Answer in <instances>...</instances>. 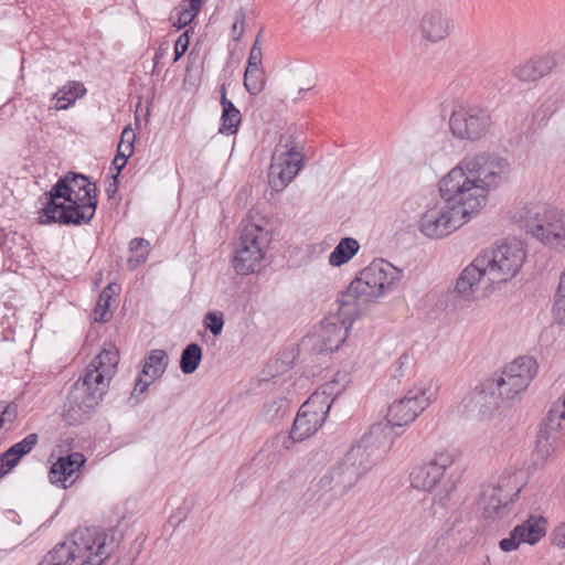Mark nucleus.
<instances>
[{"instance_id": "f257e3e1", "label": "nucleus", "mask_w": 565, "mask_h": 565, "mask_svg": "<svg viewBox=\"0 0 565 565\" xmlns=\"http://www.w3.org/2000/svg\"><path fill=\"white\" fill-rule=\"evenodd\" d=\"M536 372L537 363L533 358L515 359L504 366L499 376L486 380L467 394L459 405L460 412L481 420L493 418L512 406Z\"/></svg>"}, {"instance_id": "f03ea898", "label": "nucleus", "mask_w": 565, "mask_h": 565, "mask_svg": "<svg viewBox=\"0 0 565 565\" xmlns=\"http://www.w3.org/2000/svg\"><path fill=\"white\" fill-rule=\"evenodd\" d=\"M511 173L509 161L495 153L480 152L465 157L443 179L447 193L465 199L478 213L486 206L487 193L507 183Z\"/></svg>"}, {"instance_id": "7ed1b4c3", "label": "nucleus", "mask_w": 565, "mask_h": 565, "mask_svg": "<svg viewBox=\"0 0 565 565\" xmlns=\"http://www.w3.org/2000/svg\"><path fill=\"white\" fill-rule=\"evenodd\" d=\"M388 435V427L373 425L343 458L319 479V488L331 492L334 498L348 494L390 450L392 441Z\"/></svg>"}, {"instance_id": "20e7f679", "label": "nucleus", "mask_w": 565, "mask_h": 565, "mask_svg": "<svg viewBox=\"0 0 565 565\" xmlns=\"http://www.w3.org/2000/svg\"><path fill=\"white\" fill-rule=\"evenodd\" d=\"M119 353L111 343L86 366L84 374L73 384L63 407V419L67 425H77L89 418L108 391L116 373Z\"/></svg>"}, {"instance_id": "39448f33", "label": "nucleus", "mask_w": 565, "mask_h": 565, "mask_svg": "<svg viewBox=\"0 0 565 565\" xmlns=\"http://www.w3.org/2000/svg\"><path fill=\"white\" fill-rule=\"evenodd\" d=\"M44 223L88 224L97 209V188L82 173L68 172L44 194Z\"/></svg>"}, {"instance_id": "423d86ee", "label": "nucleus", "mask_w": 565, "mask_h": 565, "mask_svg": "<svg viewBox=\"0 0 565 565\" xmlns=\"http://www.w3.org/2000/svg\"><path fill=\"white\" fill-rule=\"evenodd\" d=\"M114 537L98 527L73 532L70 542L58 543L38 565H100L114 551Z\"/></svg>"}, {"instance_id": "0eeeda50", "label": "nucleus", "mask_w": 565, "mask_h": 565, "mask_svg": "<svg viewBox=\"0 0 565 565\" xmlns=\"http://www.w3.org/2000/svg\"><path fill=\"white\" fill-rule=\"evenodd\" d=\"M401 276V270L391 263L384 259L374 260L340 294L341 301L349 315L359 312L362 302L392 291Z\"/></svg>"}, {"instance_id": "6e6552de", "label": "nucleus", "mask_w": 565, "mask_h": 565, "mask_svg": "<svg viewBox=\"0 0 565 565\" xmlns=\"http://www.w3.org/2000/svg\"><path fill=\"white\" fill-rule=\"evenodd\" d=\"M338 381L328 382L322 386L321 392L312 394L299 408L294 420L290 434H278L271 441L274 447L280 446L285 450H289L295 443H300L312 436L324 423L327 414L330 411L334 397L339 394L337 390Z\"/></svg>"}, {"instance_id": "1a4fd4ad", "label": "nucleus", "mask_w": 565, "mask_h": 565, "mask_svg": "<svg viewBox=\"0 0 565 565\" xmlns=\"http://www.w3.org/2000/svg\"><path fill=\"white\" fill-rule=\"evenodd\" d=\"M439 191L443 201L429 205L418 222L420 233L431 239L448 236L478 213L467 205L465 199L459 200L447 193L444 179L440 180Z\"/></svg>"}, {"instance_id": "9d476101", "label": "nucleus", "mask_w": 565, "mask_h": 565, "mask_svg": "<svg viewBox=\"0 0 565 565\" xmlns=\"http://www.w3.org/2000/svg\"><path fill=\"white\" fill-rule=\"evenodd\" d=\"M512 217L544 246L565 252V212L539 204H525Z\"/></svg>"}, {"instance_id": "9b49d317", "label": "nucleus", "mask_w": 565, "mask_h": 565, "mask_svg": "<svg viewBox=\"0 0 565 565\" xmlns=\"http://www.w3.org/2000/svg\"><path fill=\"white\" fill-rule=\"evenodd\" d=\"M455 456L449 451L436 452L429 461L413 469L409 479L413 488L433 494V503L445 508L455 491V481L447 476Z\"/></svg>"}, {"instance_id": "f8f14e48", "label": "nucleus", "mask_w": 565, "mask_h": 565, "mask_svg": "<svg viewBox=\"0 0 565 565\" xmlns=\"http://www.w3.org/2000/svg\"><path fill=\"white\" fill-rule=\"evenodd\" d=\"M438 387L434 380H422L414 384L403 397L394 401L386 414V424H379L390 428L388 438L393 443V428L404 427L413 423L437 396Z\"/></svg>"}, {"instance_id": "ddd939ff", "label": "nucleus", "mask_w": 565, "mask_h": 565, "mask_svg": "<svg viewBox=\"0 0 565 565\" xmlns=\"http://www.w3.org/2000/svg\"><path fill=\"white\" fill-rule=\"evenodd\" d=\"M478 257L487 269L490 281L501 285L519 273L525 260V250L520 242L512 241L498 245L491 250H484Z\"/></svg>"}, {"instance_id": "4468645a", "label": "nucleus", "mask_w": 565, "mask_h": 565, "mask_svg": "<svg viewBox=\"0 0 565 565\" xmlns=\"http://www.w3.org/2000/svg\"><path fill=\"white\" fill-rule=\"evenodd\" d=\"M268 233L260 225L253 222L242 223V233L233 267L238 275H248L256 270L265 256L268 245Z\"/></svg>"}, {"instance_id": "2eb2a0df", "label": "nucleus", "mask_w": 565, "mask_h": 565, "mask_svg": "<svg viewBox=\"0 0 565 565\" xmlns=\"http://www.w3.org/2000/svg\"><path fill=\"white\" fill-rule=\"evenodd\" d=\"M492 126L488 109L475 105H457L449 118V129L459 140L478 141L486 137Z\"/></svg>"}, {"instance_id": "dca6fc26", "label": "nucleus", "mask_w": 565, "mask_h": 565, "mask_svg": "<svg viewBox=\"0 0 565 565\" xmlns=\"http://www.w3.org/2000/svg\"><path fill=\"white\" fill-rule=\"evenodd\" d=\"M302 154L291 136H281L271 158L268 182L276 192L282 191L302 167Z\"/></svg>"}, {"instance_id": "f3484780", "label": "nucleus", "mask_w": 565, "mask_h": 565, "mask_svg": "<svg viewBox=\"0 0 565 565\" xmlns=\"http://www.w3.org/2000/svg\"><path fill=\"white\" fill-rule=\"evenodd\" d=\"M338 312L334 316L326 318L317 332V345L321 352L337 351L345 341L359 312L349 315L341 297H338Z\"/></svg>"}, {"instance_id": "a211bd4d", "label": "nucleus", "mask_w": 565, "mask_h": 565, "mask_svg": "<svg viewBox=\"0 0 565 565\" xmlns=\"http://www.w3.org/2000/svg\"><path fill=\"white\" fill-rule=\"evenodd\" d=\"M495 288L477 256L459 275L455 290L465 300L488 297Z\"/></svg>"}, {"instance_id": "6ab92c4d", "label": "nucleus", "mask_w": 565, "mask_h": 565, "mask_svg": "<svg viewBox=\"0 0 565 565\" xmlns=\"http://www.w3.org/2000/svg\"><path fill=\"white\" fill-rule=\"evenodd\" d=\"M557 57L555 52L534 55L515 65L512 75L523 83L536 82L552 73L558 64Z\"/></svg>"}, {"instance_id": "aec40b11", "label": "nucleus", "mask_w": 565, "mask_h": 565, "mask_svg": "<svg viewBox=\"0 0 565 565\" xmlns=\"http://www.w3.org/2000/svg\"><path fill=\"white\" fill-rule=\"evenodd\" d=\"M454 31V23L440 10L431 9L426 11L419 21V32L424 40L430 43H438L447 39Z\"/></svg>"}, {"instance_id": "412c9836", "label": "nucleus", "mask_w": 565, "mask_h": 565, "mask_svg": "<svg viewBox=\"0 0 565 565\" xmlns=\"http://www.w3.org/2000/svg\"><path fill=\"white\" fill-rule=\"evenodd\" d=\"M86 459L81 452H72L68 456L60 457L51 467L49 479L51 483L64 489L71 487L74 481V475L85 463Z\"/></svg>"}, {"instance_id": "4be33fe9", "label": "nucleus", "mask_w": 565, "mask_h": 565, "mask_svg": "<svg viewBox=\"0 0 565 565\" xmlns=\"http://www.w3.org/2000/svg\"><path fill=\"white\" fill-rule=\"evenodd\" d=\"M221 105L222 115L218 132L228 136L235 135L238 131L242 115L241 111L235 107V105L226 98L225 85H222L221 87Z\"/></svg>"}, {"instance_id": "5701e85b", "label": "nucleus", "mask_w": 565, "mask_h": 565, "mask_svg": "<svg viewBox=\"0 0 565 565\" xmlns=\"http://www.w3.org/2000/svg\"><path fill=\"white\" fill-rule=\"evenodd\" d=\"M512 501L508 495L503 494L501 486H487L482 490L481 505L486 518H493L501 509H504Z\"/></svg>"}, {"instance_id": "b1692460", "label": "nucleus", "mask_w": 565, "mask_h": 565, "mask_svg": "<svg viewBox=\"0 0 565 565\" xmlns=\"http://www.w3.org/2000/svg\"><path fill=\"white\" fill-rule=\"evenodd\" d=\"M546 532V520L543 516L531 515L523 523L514 527V534L519 535L522 543L535 544Z\"/></svg>"}, {"instance_id": "393cba45", "label": "nucleus", "mask_w": 565, "mask_h": 565, "mask_svg": "<svg viewBox=\"0 0 565 565\" xmlns=\"http://www.w3.org/2000/svg\"><path fill=\"white\" fill-rule=\"evenodd\" d=\"M85 94L86 88L81 82H70L53 95L55 104L50 108L56 110L67 109L77 98L83 97Z\"/></svg>"}, {"instance_id": "a878e982", "label": "nucleus", "mask_w": 565, "mask_h": 565, "mask_svg": "<svg viewBox=\"0 0 565 565\" xmlns=\"http://www.w3.org/2000/svg\"><path fill=\"white\" fill-rule=\"evenodd\" d=\"M169 364V356L164 350H151L145 359L142 375L154 381L161 377Z\"/></svg>"}, {"instance_id": "bb28decb", "label": "nucleus", "mask_w": 565, "mask_h": 565, "mask_svg": "<svg viewBox=\"0 0 565 565\" xmlns=\"http://www.w3.org/2000/svg\"><path fill=\"white\" fill-rule=\"evenodd\" d=\"M360 244L355 238L344 237L340 239L338 245L329 256V264L339 267L347 264L359 252Z\"/></svg>"}, {"instance_id": "cd10ccee", "label": "nucleus", "mask_w": 565, "mask_h": 565, "mask_svg": "<svg viewBox=\"0 0 565 565\" xmlns=\"http://www.w3.org/2000/svg\"><path fill=\"white\" fill-rule=\"evenodd\" d=\"M201 360V347L198 343H190L181 353L180 369L184 374H192L199 367Z\"/></svg>"}, {"instance_id": "c85d7f7f", "label": "nucleus", "mask_w": 565, "mask_h": 565, "mask_svg": "<svg viewBox=\"0 0 565 565\" xmlns=\"http://www.w3.org/2000/svg\"><path fill=\"white\" fill-rule=\"evenodd\" d=\"M149 242L145 238H134L129 243V250L134 254L128 258L130 269H136L140 264L145 263L149 256Z\"/></svg>"}, {"instance_id": "c756f323", "label": "nucleus", "mask_w": 565, "mask_h": 565, "mask_svg": "<svg viewBox=\"0 0 565 565\" xmlns=\"http://www.w3.org/2000/svg\"><path fill=\"white\" fill-rule=\"evenodd\" d=\"M265 72L263 68L246 67L244 86L250 95H258L265 87Z\"/></svg>"}, {"instance_id": "7c9ffc66", "label": "nucleus", "mask_w": 565, "mask_h": 565, "mask_svg": "<svg viewBox=\"0 0 565 565\" xmlns=\"http://www.w3.org/2000/svg\"><path fill=\"white\" fill-rule=\"evenodd\" d=\"M553 312L557 321L565 324V268L554 296Z\"/></svg>"}, {"instance_id": "2f4dec72", "label": "nucleus", "mask_w": 565, "mask_h": 565, "mask_svg": "<svg viewBox=\"0 0 565 565\" xmlns=\"http://www.w3.org/2000/svg\"><path fill=\"white\" fill-rule=\"evenodd\" d=\"M39 441V436L38 434H29L28 436H25L21 441L12 445L10 448H9V455H15L18 456V458H22L23 456L28 455L33 448L34 446L38 444Z\"/></svg>"}, {"instance_id": "473e14b6", "label": "nucleus", "mask_w": 565, "mask_h": 565, "mask_svg": "<svg viewBox=\"0 0 565 565\" xmlns=\"http://www.w3.org/2000/svg\"><path fill=\"white\" fill-rule=\"evenodd\" d=\"M288 411V403L286 399L274 401L266 404L264 415L267 420L276 422L281 419Z\"/></svg>"}, {"instance_id": "72a5a7b5", "label": "nucleus", "mask_w": 565, "mask_h": 565, "mask_svg": "<svg viewBox=\"0 0 565 565\" xmlns=\"http://www.w3.org/2000/svg\"><path fill=\"white\" fill-rule=\"evenodd\" d=\"M194 18V13L189 12L180 4L171 12L170 21H172V25L177 29H182L190 24Z\"/></svg>"}, {"instance_id": "f704fd0d", "label": "nucleus", "mask_w": 565, "mask_h": 565, "mask_svg": "<svg viewBox=\"0 0 565 565\" xmlns=\"http://www.w3.org/2000/svg\"><path fill=\"white\" fill-rule=\"evenodd\" d=\"M204 326L213 335H220L224 327L223 315L213 311L207 312L204 317Z\"/></svg>"}, {"instance_id": "c9c22d12", "label": "nucleus", "mask_w": 565, "mask_h": 565, "mask_svg": "<svg viewBox=\"0 0 565 565\" xmlns=\"http://www.w3.org/2000/svg\"><path fill=\"white\" fill-rule=\"evenodd\" d=\"M21 458L15 455H9V448L0 455V478H3L12 468H14Z\"/></svg>"}, {"instance_id": "e433bc0d", "label": "nucleus", "mask_w": 565, "mask_h": 565, "mask_svg": "<svg viewBox=\"0 0 565 565\" xmlns=\"http://www.w3.org/2000/svg\"><path fill=\"white\" fill-rule=\"evenodd\" d=\"M18 416V406L14 403H9L0 406V420L2 425L12 424Z\"/></svg>"}, {"instance_id": "4c0bfd02", "label": "nucleus", "mask_w": 565, "mask_h": 565, "mask_svg": "<svg viewBox=\"0 0 565 565\" xmlns=\"http://www.w3.org/2000/svg\"><path fill=\"white\" fill-rule=\"evenodd\" d=\"M519 535L514 534V529L511 531L510 536L500 541V548L504 552H511L519 547L521 544Z\"/></svg>"}, {"instance_id": "58836bf2", "label": "nucleus", "mask_w": 565, "mask_h": 565, "mask_svg": "<svg viewBox=\"0 0 565 565\" xmlns=\"http://www.w3.org/2000/svg\"><path fill=\"white\" fill-rule=\"evenodd\" d=\"M189 47V35L188 32L182 33L174 45V62H177Z\"/></svg>"}, {"instance_id": "ea45409f", "label": "nucleus", "mask_w": 565, "mask_h": 565, "mask_svg": "<svg viewBox=\"0 0 565 565\" xmlns=\"http://www.w3.org/2000/svg\"><path fill=\"white\" fill-rule=\"evenodd\" d=\"M553 545L565 548V522L558 524L551 534Z\"/></svg>"}, {"instance_id": "a19ab883", "label": "nucleus", "mask_w": 565, "mask_h": 565, "mask_svg": "<svg viewBox=\"0 0 565 565\" xmlns=\"http://www.w3.org/2000/svg\"><path fill=\"white\" fill-rule=\"evenodd\" d=\"M263 52L262 47H252L247 60L246 67L263 68L262 67Z\"/></svg>"}, {"instance_id": "79ce46f5", "label": "nucleus", "mask_w": 565, "mask_h": 565, "mask_svg": "<svg viewBox=\"0 0 565 565\" xmlns=\"http://www.w3.org/2000/svg\"><path fill=\"white\" fill-rule=\"evenodd\" d=\"M169 51V43L162 42L159 44L158 49L156 50L154 56H153V72L158 67L160 61L167 55Z\"/></svg>"}, {"instance_id": "37998d69", "label": "nucleus", "mask_w": 565, "mask_h": 565, "mask_svg": "<svg viewBox=\"0 0 565 565\" xmlns=\"http://www.w3.org/2000/svg\"><path fill=\"white\" fill-rule=\"evenodd\" d=\"M152 382L153 381H151V379L149 381H145L139 376L131 393L132 396L138 397L139 395L145 394Z\"/></svg>"}, {"instance_id": "c03bdc74", "label": "nucleus", "mask_w": 565, "mask_h": 565, "mask_svg": "<svg viewBox=\"0 0 565 565\" xmlns=\"http://www.w3.org/2000/svg\"><path fill=\"white\" fill-rule=\"evenodd\" d=\"M109 307V300L105 299L104 301H102V307H99V302L97 303V308L95 310V313H96V317H95V320L96 321H106V315H107V309Z\"/></svg>"}, {"instance_id": "a18cd8bd", "label": "nucleus", "mask_w": 565, "mask_h": 565, "mask_svg": "<svg viewBox=\"0 0 565 565\" xmlns=\"http://www.w3.org/2000/svg\"><path fill=\"white\" fill-rule=\"evenodd\" d=\"M127 156H125L122 152H118L113 161V166L117 170V173L115 175H119L120 171L125 168L127 163Z\"/></svg>"}, {"instance_id": "49530a36", "label": "nucleus", "mask_w": 565, "mask_h": 565, "mask_svg": "<svg viewBox=\"0 0 565 565\" xmlns=\"http://www.w3.org/2000/svg\"><path fill=\"white\" fill-rule=\"evenodd\" d=\"M135 138H136V136H135L134 130L128 126L121 132L119 145L125 146V143H128V142L134 145Z\"/></svg>"}, {"instance_id": "de8ad7c7", "label": "nucleus", "mask_w": 565, "mask_h": 565, "mask_svg": "<svg viewBox=\"0 0 565 565\" xmlns=\"http://www.w3.org/2000/svg\"><path fill=\"white\" fill-rule=\"evenodd\" d=\"M117 289L118 287L113 284L106 286L99 296V307H102V301H104L105 299L110 300L111 296L116 294Z\"/></svg>"}, {"instance_id": "09e8293b", "label": "nucleus", "mask_w": 565, "mask_h": 565, "mask_svg": "<svg viewBox=\"0 0 565 565\" xmlns=\"http://www.w3.org/2000/svg\"><path fill=\"white\" fill-rule=\"evenodd\" d=\"M181 6L184 7L189 12L196 15L200 10L201 0L182 1Z\"/></svg>"}, {"instance_id": "8fccbe9b", "label": "nucleus", "mask_w": 565, "mask_h": 565, "mask_svg": "<svg viewBox=\"0 0 565 565\" xmlns=\"http://www.w3.org/2000/svg\"><path fill=\"white\" fill-rule=\"evenodd\" d=\"M244 19H245L244 13L239 12V14H237V17H236V21L233 24V32H236V30H238V24H241V30L237 33V36H235V39H238L243 33Z\"/></svg>"}, {"instance_id": "3c124183", "label": "nucleus", "mask_w": 565, "mask_h": 565, "mask_svg": "<svg viewBox=\"0 0 565 565\" xmlns=\"http://www.w3.org/2000/svg\"><path fill=\"white\" fill-rule=\"evenodd\" d=\"M118 190V175H113V181L108 184L106 193L108 196H113Z\"/></svg>"}, {"instance_id": "603ef678", "label": "nucleus", "mask_w": 565, "mask_h": 565, "mask_svg": "<svg viewBox=\"0 0 565 565\" xmlns=\"http://www.w3.org/2000/svg\"><path fill=\"white\" fill-rule=\"evenodd\" d=\"M118 152H122L127 158H129L134 153V145L129 142L125 143V146L118 145Z\"/></svg>"}, {"instance_id": "864d4df0", "label": "nucleus", "mask_w": 565, "mask_h": 565, "mask_svg": "<svg viewBox=\"0 0 565 565\" xmlns=\"http://www.w3.org/2000/svg\"><path fill=\"white\" fill-rule=\"evenodd\" d=\"M408 363H409V356L407 354H402L395 362V365L405 366Z\"/></svg>"}, {"instance_id": "5fc2aeb1", "label": "nucleus", "mask_w": 565, "mask_h": 565, "mask_svg": "<svg viewBox=\"0 0 565 565\" xmlns=\"http://www.w3.org/2000/svg\"><path fill=\"white\" fill-rule=\"evenodd\" d=\"M393 367H394L393 376H395V377H396V376H402V375H403L402 369H403L404 366H399V365H395V364H394V365H393Z\"/></svg>"}, {"instance_id": "6e6d98bb", "label": "nucleus", "mask_w": 565, "mask_h": 565, "mask_svg": "<svg viewBox=\"0 0 565 565\" xmlns=\"http://www.w3.org/2000/svg\"><path fill=\"white\" fill-rule=\"evenodd\" d=\"M255 46L256 47H260V45H259V34L257 35V38H256V40H255V42H254L252 47H255Z\"/></svg>"}, {"instance_id": "4d7b16f0", "label": "nucleus", "mask_w": 565, "mask_h": 565, "mask_svg": "<svg viewBox=\"0 0 565 565\" xmlns=\"http://www.w3.org/2000/svg\"><path fill=\"white\" fill-rule=\"evenodd\" d=\"M307 90H309V88H307ZM305 92H306V89H305V88H300V89H299V94H302V93H305Z\"/></svg>"}]
</instances>
